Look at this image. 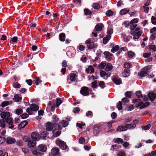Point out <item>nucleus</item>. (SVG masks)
I'll return each instance as SVG.
<instances>
[{"label": "nucleus", "instance_id": "nucleus-54", "mask_svg": "<svg viewBox=\"0 0 156 156\" xmlns=\"http://www.w3.org/2000/svg\"><path fill=\"white\" fill-rule=\"evenodd\" d=\"M134 54V53L132 51H129L128 52V56L129 58H132Z\"/></svg>", "mask_w": 156, "mask_h": 156}, {"label": "nucleus", "instance_id": "nucleus-62", "mask_svg": "<svg viewBox=\"0 0 156 156\" xmlns=\"http://www.w3.org/2000/svg\"><path fill=\"white\" fill-rule=\"evenodd\" d=\"M79 142L81 144H83L85 142V139L83 137H81L79 139Z\"/></svg>", "mask_w": 156, "mask_h": 156}, {"label": "nucleus", "instance_id": "nucleus-43", "mask_svg": "<svg viewBox=\"0 0 156 156\" xmlns=\"http://www.w3.org/2000/svg\"><path fill=\"white\" fill-rule=\"evenodd\" d=\"M99 86L102 89H103L105 87V84L103 81H101L99 82Z\"/></svg>", "mask_w": 156, "mask_h": 156}, {"label": "nucleus", "instance_id": "nucleus-6", "mask_svg": "<svg viewBox=\"0 0 156 156\" xmlns=\"http://www.w3.org/2000/svg\"><path fill=\"white\" fill-rule=\"evenodd\" d=\"M51 154L54 156H56L60 154L59 150L57 147H53L51 150Z\"/></svg>", "mask_w": 156, "mask_h": 156}, {"label": "nucleus", "instance_id": "nucleus-49", "mask_svg": "<svg viewBox=\"0 0 156 156\" xmlns=\"http://www.w3.org/2000/svg\"><path fill=\"white\" fill-rule=\"evenodd\" d=\"M23 112V110L22 109L18 108L16 110L15 113L18 115L21 114Z\"/></svg>", "mask_w": 156, "mask_h": 156}, {"label": "nucleus", "instance_id": "nucleus-48", "mask_svg": "<svg viewBox=\"0 0 156 156\" xmlns=\"http://www.w3.org/2000/svg\"><path fill=\"white\" fill-rule=\"evenodd\" d=\"M56 101V106L57 107L58 106L62 103L60 98H57Z\"/></svg>", "mask_w": 156, "mask_h": 156}, {"label": "nucleus", "instance_id": "nucleus-55", "mask_svg": "<svg viewBox=\"0 0 156 156\" xmlns=\"http://www.w3.org/2000/svg\"><path fill=\"white\" fill-rule=\"evenodd\" d=\"M113 30L112 28H110L109 29H108V30L107 32V35H109L110 36H111V34H112L113 33Z\"/></svg>", "mask_w": 156, "mask_h": 156}, {"label": "nucleus", "instance_id": "nucleus-47", "mask_svg": "<svg viewBox=\"0 0 156 156\" xmlns=\"http://www.w3.org/2000/svg\"><path fill=\"white\" fill-rule=\"evenodd\" d=\"M144 156H156V151H152L151 152V153H149L145 155Z\"/></svg>", "mask_w": 156, "mask_h": 156}, {"label": "nucleus", "instance_id": "nucleus-4", "mask_svg": "<svg viewBox=\"0 0 156 156\" xmlns=\"http://www.w3.org/2000/svg\"><path fill=\"white\" fill-rule=\"evenodd\" d=\"M80 93L82 95L84 96L89 95V88L85 86L82 87L80 90Z\"/></svg>", "mask_w": 156, "mask_h": 156}, {"label": "nucleus", "instance_id": "nucleus-56", "mask_svg": "<svg viewBox=\"0 0 156 156\" xmlns=\"http://www.w3.org/2000/svg\"><path fill=\"white\" fill-rule=\"evenodd\" d=\"M100 76L101 77H104L106 76V73L103 70H102L100 72Z\"/></svg>", "mask_w": 156, "mask_h": 156}, {"label": "nucleus", "instance_id": "nucleus-17", "mask_svg": "<svg viewBox=\"0 0 156 156\" xmlns=\"http://www.w3.org/2000/svg\"><path fill=\"white\" fill-rule=\"evenodd\" d=\"M30 108L33 111H37L39 109V107L38 105L35 104H32L30 105Z\"/></svg>", "mask_w": 156, "mask_h": 156}, {"label": "nucleus", "instance_id": "nucleus-51", "mask_svg": "<svg viewBox=\"0 0 156 156\" xmlns=\"http://www.w3.org/2000/svg\"><path fill=\"white\" fill-rule=\"evenodd\" d=\"M52 121L53 122H56L58 121L59 119L57 116L55 115H53L52 117Z\"/></svg>", "mask_w": 156, "mask_h": 156}, {"label": "nucleus", "instance_id": "nucleus-61", "mask_svg": "<svg viewBox=\"0 0 156 156\" xmlns=\"http://www.w3.org/2000/svg\"><path fill=\"white\" fill-rule=\"evenodd\" d=\"M149 48L150 49L153 50L154 51H156V45H150Z\"/></svg>", "mask_w": 156, "mask_h": 156}, {"label": "nucleus", "instance_id": "nucleus-22", "mask_svg": "<svg viewBox=\"0 0 156 156\" xmlns=\"http://www.w3.org/2000/svg\"><path fill=\"white\" fill-rule=\"evenodd\" d=\"M113 67V66L111 63H108L106 65L105 70L106 71H109L112 69Z\"/></svg>", "mask_w": 156, "mask_h": 156}, {"label": "nucleus", "instance_id": "nucleus-16", "mask_svg": "<svg viewBox=\"0 0 156 156\" xmlns=\"http://www.w3.org/2000/svg\"><path fill=\"white\" fill-rule=\"evenodd\" d=\"M36 143L35 141H33L30 140L28 142L27 145L30 148H31L32 147L33 148L35 146Z\"/></svg>", "mask_w": 156, "mask_h": 156}, {"label": "nucleus", "instance_id": "nucleus-28", "mask_svg": "<svg viewBox=\"0 0 156 156\" xmlns=\"http://www.w3.org/2000/svg\"><path fill=\"white\" fill-rule=\"evenodd\" d=\"M32 153L33 154L36 156H42L44 155V154L42 153L37 151V150L32 151Z\"/></svg>", "mask_w": 156, "mask_h": 156}, {"label": "nucleus", "instance_id": "nucleus-19", "mask_svg": "<svg viewBox=\"0 0 156 156\" xmlns=\"http://www.w3.org/2000/svg\"><path fill=\"white\" fill-rule=\"evenodd\" d=\"M111 36L107 35L103 39V42L104 44H106L111 38Z\"/></svg>", "mask_w": 156, "mask_h": 156}, {"label": "nucleus", "instance_id": "nucleus-32", "mask_svg": "<svg viewBox=\"0 0 156 156\" xmlns=\"http://www.w3.org/2000/svg\"><path fill=\"white\" fill-rule=\"evenodd\" d=\"M5 120L4 119H1L0 120V127L2 128H4L5 127Z\"/></svg>", "mask_w": 156, "mask_h": 156}, {"label": "nucleus", "instance_id": "nucleus-14", "mask_svg": "<svg viewBox=\"0 0 156 156\" xmlns=\"http://www.w3.org/2000/svg\"><path fill=\"white\" fill-rule=\"evenodd\" d=\"M104 27V25L102 23H99L97 24L95 27L96 31H100L102 29V28Z\"/></svg>", "mask_w": 156, "mask_h": 156}, {"label": "nucleus", "instance_id": "nucleus-53", "mask_svg": "<svg viewBox=\"0 0 156 156\" xmlns=\"http://www.w3.org/2000/svg\"><path fill=\"white\" fill-rule=\"evenodd\" d=\"M115 142L117 143L118 144H119L120 143L121 144H122L123 143V141L122 139L118 138L116 139L115 141Z\"/></svg>", "mask_w": 156, "mask_h": 156}, {"label": "nucleus", "instance_id": "nucleus-10", "mask_svg": "<svg viewBox=\"0 0 156 156\" xmlns=\"http://www.w3.org/2000/svg\"><path fill=\"white\" fill-rule=\"evenodd\" d=\"M113 82L116 85H120L122 83L121 79L118 77L114 76L112 79Z\"/></svg>", "mask_w": 156, "mask_h": 156}, {"label": "nucleus", "instance_id": "nucleus-8", "mask_svg": "<svg viewBox=\"0 0 156 156\" xmlns=\"http://www.w3.org/2000/svg\"><path fill=\"white\" fill-rule=\"evenodd\" d=\"M155 93L153 92H149L147 94V96L151 102L153 101L156 98Z\"/></svg>", "mask_w": 156, "mask_h": 156}, {"label": "nucleus", "instance_id": "nucleus-40", "mask_svg": "<svg viewBox=\"0 0 156 156\" xmlns=\"http://www.w3.org/2000/svg\"><path fill=\"white\" fill-rule=\"evenodd\" d=\"M12 86L15 88H19L20 87L21 85L18 83L16 82L13 83Z\"/></svg>", "mask_w": 156, "mask_h": 156}, {"label": "nucleus", "instance_id": "nucleus-44", "mask_svg": "<svg viewBox=\"0 0 156 156\" xmlns=\"http://www.w3.org/2000/svg\"><path fill=\"white\" fill-rule=\"evenodd\" d=\"M92 7L95 9H99L100 6L98 3H94L93 4Z\"/></svg>", "mask_w": 156, "mask_h": 156}, {"label": "nucleus", "instance_id": "nucleus-25", "mask_svg": "<svg viewBox=\"0 0 156 156\" xmlns=\"http://www.w3.org/2000/svg\"><path fill=\"white\" fill-rule=\"evenodd\" d=\"M100 127L97 126H95L94 129V133L95 135H97L100 132Z\"/></svg>", "mask_w": 156, "mask_h": 156}, {"label": "nucleus", "instance_id": "nucleus-36", "mask_svg": "<svg viewBox=\"0 0 156 156\" xmlns=\"http://www.w3.org/2000/svg\"><path fill=\"white\" fill-rule=\"evenodd\" d=\"M117 108L119 110H121L122 109V103L121 101H119L117 104Z\"/></svg>", "mask_w": 156, "mask_h": 156}, {"label": "nucleus", "instance_id": "nucleus-31", "mask_svg": "<svg viewBox=\"0 0 156 156\" xmlns=\"http://www.w3.org/2000/svg\"><path fill=\"white\" fill-rule=\"evenodd\" d=\"M119 49V47L118 45H116L114 47H113L111 50V52L114 53L115 52L118 51Z\"/></svg>", "mask_w": 156, "mask_h": 156}, {"label": "nucleus", "instance_id": "nucleus-33", "mask_svg": "<svg viewBox=\"0 0 156 156\" xmlns=\"http://www.w3.org/2000/svg\"><path fill=\"white\" fill-rule=\"evenodd\" d=\"M97 80H94L91 83L92 87L93 88H97L98 87Z\"/></svg>", "mask_w": 156, "mask_h": 156}, {"label": "nucleus", "instance_id": "nucleus-34", "mask_svg": "<svg viewBox=\"0 0 156 156\" xmlns=\"http://www.w3.org/2000/svg\"><path fill=\"white\" fill-rule=\"evenodd\" d=\"M21 99V98L18 94H16L14 95L13 98V100L16 102H19Z\"/></svg>", "mask_w": 156, "mask_h": 156}, {"label": "nucleus", "instance_id": "nucleus-46", "mask_svg": "<svg viewBox=\"0 0 156 156\" xmlns=\"http://www.w3.org/2000/svg\"><path fill=\"white\" fill-rule=\"evenodd\" d=\"M9 101H4L2 103L1 106L2 107H4L9 105Z\"/></svg>", "mask_w": 156, "mask_h": 156}, {"label": "nucleus", "instance_id": "nucleus-3", "mask_svg": "<svg viewBox=\"0 0 156 156\" xmlns=\"http://www.w3.org/2000/svg\"><path fill=\"white\" fill-rule=\"evenodd\" d=\"M5 120V122L7 123L9 125V126L8 128L10 129H12L14 128L16 129V126L13 124V119L12 118H9V119H7Z\"/></svg>", "mask_w": 156, "mask_h": 156}, {"label": "nucleus", "instance_id": "nucleus-12", "mask_svg": "<svg viewBox=\"0 0 156 156\" xmlns=\"http://www.w3.org/2000/svg\"><path fill=\"white\" fill-rule=\"evenodd\" d=\"M48 134V132L46 131H41L40 132V137L42 139H46V137Z\"/></svg>", "mask_w": 156, "mask_h": 156}, {"label": "nucleus", "instance_id": "nucleus-60", "mask_svg": "<svg viewBox=\"0 0 156 156\" xmlns=\"http://www.w3.org/2000/svg\"><path fill=\"white\" fill-rule=\"evenodd\" d=\"M80 110V109L78 107L75 108L73 110V112L74 113H78Z\"/></svg>", "mask_w": 156, "mask_h": 156}, {"label": "nucleus", "instance_id": "nucleus-20", "mask_svg": "<svg viewBox=\"0 0 156 156\" xmlns=\"http://www.w3.org/2000/svg\"><path fill=\"white\" fill-rule=\"evenodd\" d=\"M16 142L15 139L10 137L7 138L6 139V143L9 144H13Z\"/></svg>", "mask_w": 156, "mask_h": 156}, {"label": "nucleus", "instance_id": "nucleus-18", "mask_svg": "<svg viewBox=\"0 0 156 156\" xmlns=\"http://www.w3.org/2000/svg\"><path fill=\"white\" fill-rule=\"evenodd\" d=\"M38 136V134L34 132L32 133L31 135V137L32 139L34 141H36L37 140V138Z\"/></svg>", "mask_w": 156, "mask_h": 156}, {"label": "nucleus", "instance_id": "nucleus-21", "mask_svg": "<svg viewBox=\"0 0 156 156\" xmlns=\"http://www.w3.org/2000/svg\"><path fill=\"white\" fill-rule=\"evenodd\" d=\"M98 45L97 44L94 43V42H91L90 44L87 45V46L89 49H93L96 48Z\"/></svg>", "mask_w": 156, "mask_h": 156}, {"label": "nucleus", "instance_id": "nucleus-15", "mask_svg": "<svg viewBox=\"0 0 156 156\" xmlns=\"http://www.w3.org/2000/svg\"><path fill=\"white\" fill-rule=\"evenodd\" d=\"M122 74L124 77H127L129 76L130 74L129 69H125Z\"/></svg>", "mask_w": 156, "mask_h": 156}, {"label": "nucleus", "instance_id": "nucleus-24", "mask_svg": "<svg viewBox=\"0 0 156 156\" xmlns=\"http://www.w3.org/2000/svg\"><path fill=\"white\" fill-rule=\"evenodd\" d=\"M66 35L64 33H62L59 34V38L61 41H64L65 40Z\"/></svg>", "mask_w": 156, "mask_h": 156}, {"label": "nucleus", "instance_id": "nucleus-29", "mask_svg": "<svg viewBox=\"0 0 156 156\" xmlns=\"http://www.w3.org/2000/svg\"><path fill=\"white\" fill-rule=\"evenodd\" d=\"M136 125L135 124H126L125 125V127H127V129L128 128L130 129L131 128H134L136 127Z\"/></svg>", "mask_w": 156, "mask_h": 156}, {"label": "nucleus", "instance_id": "nucleus-57", "mask_svg": "<svg viewBox=\"0 0 156 156\" xmlns=\"http://www.w3.org/2000/svg\"><path fill=\"white\" fill-rule=\"evenodd\" d=\"M142 127L144 130H148L151 127V125L150 124H148L146 126H142Z\"/></svg>", "mask_w": 156, "mask_h": 156}, {"label": "nucleus", "instance_id": "nucleus-59", "mask_svg": "<svg viewBox=\"0 0 156 156\" xmlns=\"http://www.w3.org/2000/svg\"><path fill=\"white\" fill-rule=\"evenodd\" d=\"M138 20L139 19L137 18L133 19L131 21L130 24H133V23H136L138 22Z\"/></svg>", "mask_w": 156, "mask_h": 156}, {"label": "nucleus", "instance_id": "nucleus-37", "mask_svg": "<svg viewBox=\"0 0 156 156\" xmlns=\"http://www.w3.org/2000/svg\"><path fill=\"white\" fill-rule=\"evenodd\" d=\"M132 67L131 64L129 62H125L124 65V67L125 69H129V68Z\"/></svg>", "mask_w": 156, "mask_h": 156}, {"label": "nucleus", "instance_id": "nucleus-38", "mask_svg": "<svg viewBox=\"0 0 156 156\" xmlns=\"http://www.w3.org/2000/svg\"><path fill=\"white\" fill-rule=\"evenodd\" d=\"M114 13V12L113 11L111 10H108L106 13V16L110 17L112 16Z\"/></svg>", "mask_w": 156, "mask_h": 156}, {"label": "nucleus", "instance_id": "nucleus-7", "mask_svg": "<svg viewBox=\"0 0 156 156\" xmlns=\"http://www.w3.org/2000/svg\"><path fill=\"white\" fill-rule=\"evenodd\" d=\"M0 115L2 119L5 120L10 118V113L9 112H3L0 113Z\"/></svg>", "mask_w": 156, "mask_h": 156}, {"label": "nucleus", "instance_id": "nucleus-26", "mask_svg": "<svg viewBox=\"0 0 156 156\" xmlns=\"http://www.w3.org/2000/svg\"><path fill=\"white\" fill-rule=\"evenodd\" d=\"M129 11V9H128L127 8L122 9L121 10L120 12V14L121 15H123L127 13Z\"/></svg>", "mask_w": 156, "mask_h": 156}, {"label": "nucleus", "instance_id": "nucleus-45", "mask_svg": "<svg viewBox=\"0 0 156 156\" xmlns=\"http://www.w3.org/2000/svg\"><path fill=\"white\" fill-rule=\"evenodd\" d=\"M136 94L138 98H142L143 97V95L141 94V92L140 91H136Z\"/></svg>", "mask_w": 156, "mask_h": 156}, {"label": "nucleus", "instance_id": "nucleus-30", "mask_svg": "<svg viewBox=\"0 0 156 156\" xmlns=\"http://www.w3.org/2000/svg\"><path fill=\"white\" fill-rule=\"evenodd\" d=\"M55 130H52V133H53V136L54 137H56L58 136H59L61 133V131H57L55 133Z\"/></svg>", "mask_w": 156, "mask_h": 156}, {"label": "nucleus", "instance_id": "nucleus-27", "mask_svg": "<svg viewBox=\"0 0 156 156\" xmlns=\"http://www.w3.org/2000/svg\"><path fill=\"white\" fill-rule=\"evenodd\" d=\"M70 80L72 81H75L77 77L75 73H71L70 76Z\"/></svg>", "mask_w": 156, "mask_h": 156}, {"label": "nucleus", "instance_id": "nucleus-64", "mask_svg": "<svg viewBox=\"0 0 156 156\" xmlns=\"http://www.w3.org/2000/svg\"><path fill=\"white\" fill-rule=\"evenodd\" d=\"M111 116L113 119H115L117 117V114L115 112H113L111 114Z\"/></svg>", "mask_w": 156, "mask_h": 156}, {"label": "nucleus", "instance_id": "nucleus-35", "mask_svg": "<svg viewBox=\"0 0 156 156\" xmlns=\"http://www.w3.org/2000/svg\"><path fill=\"white\" fill-rule=\"evenodd\" d=\"M106 62H103L101 63L100 64L98 65V67L102 69H104L105 67L106 66Z\"/></svg>", "mask_w": 156, "mask_h": 156}, {"label": "nucleus", "instance_id": "nucleus-2", "mask_svg": "<svg viewBox=\"0 0 156 156\" xmlns=\"http://www.w3.org/2000/svg\"><path fill=\"white\" fill-rule=\"evenodd\" d=\"M57 123H51V122H48L46 125V130L48 131H51L52 130V129L54 128L55 130L57 129Z\"/></svg>", "mask_w": 156, "mask_h": 156}, {"label": "nucleus", "instance_id": "nucleus-23", "mask_svg": "<svg viewBox=\"0 0 156 156\" xmlns=\"http://www.w3.org/2000/svg\"><path fill=\"white\" fill-rule=\"evenodd\" d=\"M127 130V128L126 127L122 126H120L118 127L117 130L118 131H126Z\"/></svg>", "mask_w": 156, "mask_h": 156}, {"label": "nucleus", "instance_id": "nucleus-52", "mask_svg": "<svg viewBox=\"0 0 156 156\" xmlns=\"http://www.w3.org/2000/svg\"><path fill=\"white\" fill-rule=\"evenodd\" d=\"M20 116L22 119H25L29 117V115L26 113H23L21 114Z\"/></svg>", "mask_w": 156, "mask_h": 156}, {"label": "nucleus", "instance_id": "nucleus-13", "mask_svg": "<svg viewBox=\"0 0 156 156\" xmlns=\"http://www.w3.org/2000/svg\"><path fill=\"white\" fill-rule=\"evenodd\" d=\"M148 74L147 71H142L138 73V76L142 77L147 76L148 75Z\"/></svg>", "mask_w": 156, "mask_h": 156}, {"label": "nucleus", "instance_id": "nucleus-9", "mask_svg": "<svg viewBox=\"0 0 156 156\" xmlns=\"http://www.w3.org/2000/svg\"><path fill=\"white\" fill-rule=\"evenodd\" d=\"M28 122L27 120H24L22 121L18 125V129L19 130L23 128L27 125Z\"/></svg>", "mask_w": 156, "mask_h": 156}, {"label": "nucleus", "instance_id": "nucleus-42", "mask_svg": "<svg viewBox=\"0 0 156 156\" xmlns=\"http://www.w3.org/2000/svg\"><path fill=\"white\" fill-rule=\"evenodd\" d=\"M150 105V103L148 102H146L144 103L143 102V104L141 105L140 107L139 108L140 109H142L145 107H147V106H148Z\"/></svg>", "mask_w": 156, "mask_h": 156}, {"label": "nucleus", "instance_id": "nucleus-58", "mask_svg": "<svg viewBox=\"0 0 156 156\" xmlns=\"http://www.w3.org/2000/svg\"><path fill=\"white\" fill-rule=\"evenodd\" d=\"M61 123L63 127H65L66 126H67L68 124V122L67 121L64 120H63Z\"/></svg>", "mask_w": 156, "mask_h": 156}, {"label": "nucleus", "instance_id": "nucleus-11", "mask_svg": "<svg viewBox=\"0 0 156 156\" xmlns=\"http://www.w3.org/2000/svg\"><path fill=\"white\" fill-rule=\"evenodd\" d=\"M142 32V31H139L138 32H136L135 31H133V30H131L130 31V34L132 35H136L137 36V38H136L137 39H138L140 37L141 35Z\"/></svg>", "mask_w": 156, "mask_h": 156}, {"label": "nucleus", "instance_id": "nucleus-50", "mask_svg": "<svg viewBox=\"0 0 156 156\" xmlns=\"http://www.w3.org/2000/svg\"><path fill=\"white\" fill-rule=\"evenodd\" d=\"M151 22L153 24L156 25V18L154 16H152L151 17Z\"/></svg>", "mask_w": 156, "mask_h": 156}, {"label": "nucleus", "instance_id": "nucleus-1", "mask_svg": "<svg viewBox=\"0 0 156 156\" xmlns=\"http://www.w3.org/2000/svg\"><path fill=\"white\" fill-rule=\"evenodd\" d=\"M56 144L59 146V148L63 150H66L68 147L66 143L59 139L56 140Z\"/></svg>", "mask_w": 156, "mask_h": 156}, {"label": "nucleus", "instance_id": "nucleus-41", "mask_svg": "<svg viewBox=\"0 0 156 156\" xmlns=\"http://www.w3.org/2000/svg\"><path fill=\"white\" fill-rule=\"evenodd\" d=\"M125 95L126 97L130 98L132 95V93L130 91H127L125 93Z\"/></svg>", "mask_w": 156, "mask_h": 156}, {"label": "nucleus", "instance_id": "nucleus-39", "mask_svg": "<svg viewBox=\"0 0 156 156\" xmlns=\"http://www.w3.org/2000/svg\"><path fill=\"white\" fill-rule=\"evenodd\" d=\"M84 13L86 16L91 15L92 13V12L89 9H85L84 10Z\"/></svg>", "mask_w": 156, "mask_h": 156}, {"label": "nucleus", "instance_id": "nucleus-63", "mask_svg": "<svg viewBox=\"0 0 156 156\" xmlns=\"http://www.w3.org/2000/svg\"><path fill=\"white\" fill-rule=\"evenodd\" d=\"M62 67L65 68L67 66V62L66 60H64L62 62Z\"/></svg>", "mask_w": 156, "mask_h": 156}, {"label": "nucleus", "instance_id": "nucleus-5", "mask_svg": "<svg viewBox=\"0 0 156 156\" xmlns=\"http://www.w3.org/2000/svg\"><path fill=\"white\" fill-rule=\"evenodd\" d=\"M47 150V146L45 144H40L38 146V147H37L36 149V150L37 151H39L43 152H44Z\"/></svg>", "mask_w": 156, "mask_h": 156}]
</instances>
